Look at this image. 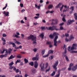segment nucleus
I'll use <instances>...</instances> for the list:
<instances>
[{
    "mask_svg": "<svg viewBox=\"0 0 77 77\" xmlns=\"http://www.w3.org/2000/svg\"><path fill=\"white\" fill-rule=\"evenodd\" d=\"M58 64H59V61L57 60L56 62L54 63V65L52 66L54 69H55V71H54L52 72L51 75V76H54L55 75L56 71H57V66L58 65Z\"/></svg>",
    "mask_w": 77,
    "mask_h": 77,
    "instance_id": "f257e3e1",
    "label": "nucleus"
},
{
    "mask_svg": "<svg viewBox=\"0 0 77 77\" xmlns=\"http://www.w3.org/2000/svg\"><path fill=\"white\" fill-rule=\"evenodd\" d=\"M28 39H31L32 41H33L32 43L35 45H36V37H34V35H31L29 36L28 37Z\"/></svg>",
    "mask_w": 77,
    "mask_h": 77,
    "instance_id": "f03ea898",
    "label": "nucleus"
},
{
    "mask_svg": "<svg viewBox=\"0 0 77 77\" xmlns=\"http://www.w3.org/2000/svg\"><path fill=\"white\" fill-rule=\"evenodd\" d=\"M58 39V35H57L55 36V38L54 40V45L55 47H57V39Z\"/></svg>",
    "mask_w": 77,
    "mask_h": 77,
    "instance_id": "7ed1b4c3",
    "label": "nucleus"
},
{
    "mask_svg": "<svg viewBox=\"0 0 77 77\" xmlns=\"http://www.w3.org/2000/svg\"><path fill=\"white\" fill-rule=\"evenodd\" d=\"M76 47H77V45L76 44H73L71 48V50H76Z\"/></svg>",
    "mask_w": 77,
    "mask_h": 77,
    "instance_id": "20e7f679",
    "label": "nucleus"
},
{
    "mask_svg": "<svg viewBox=\"0 0 77 77\" xmlns=\"http://www.w3.org/2000/svg\"><path fill=\"white\" fill-rule=\"evenodd\" d=\"M74 20H69L68 21V22L67 23V24L68 26H69L70 24H71L73 22H74Z\"/></svg>",
    "mask_w": 77,
    "mask_h": 77,
    "instance_id": "39448f33",
    "label": "nucleus"
},
{
    "mask_svg": "<svg viewBox=\"0 0 77 77\" xmlns=\"http://www.w3.org/2000/svg\"><path fill=\"white\" fill-rule=\"evenodd\" d=\"M54 26H50L48 28V27H46V29H47V30H52V31H53V30H54Z\"/></svg>",
    "mask_w": 77,
    "mask_h": 77,
    "instance_id": "423d86ee",
    "label": "nucleus"
},
{
    "mask_svg": "<svg viewBox=\"0 0 77 77\" xmlns=\"http://www.w3.org/2000/svg\"><path fill=\"white\" fill-rule=\"evenodd\" d=\"M63 49H64L65 52H64V54H65V56H66L67 52L66 50H67L66 49V45H64Z\"/></svg>",
    "mask_w": 77,
    "mask_h": 77,
    "instance_id": "0eeeda50",
    "label": "nucleus"
},
{
    "mask_svg": "<svg viewBox=\"0 0 77 77\" xmlns=\"http://www.w3.org/2000/svg\"><path fill=\"white\" fill-rule=\"evenodd\" d=\"M2 50L3 51H1V54H3V53H4L5 51H6L5 53L7 54H8V53H9V52H8V51H7V49H2Z\"/></svg>",
    "mask_w": 77,
    "mask_h": 77,
    "instance_id": "6e6552de",
    "label": "nucleus"
},
{
    "mask_svg": "<svg viewBox=\"0 0 77 77\" xmlns=\"http://www.w3.org/2000/svg\"><path fill=\"white\" fill-rule=\"evenodd\" d=\"M31 72H32V74H34L36 72V70L35 68H33L31 69Z\"/></svg>",
    "mask_w": 77,
    "mask_h": 77,
    "instance_id": "1a4fd4ad",
    "label": "nucleus"
},
{
    "mask_svg": "<svg viewBox=\"0 0 77 77\" xmlns=\"http://www.w3.org/2000/svg\"><path fill=\"white\" fill-rule=\"evenodd\" d=\"M3 14H5L6 16H9V13L8 11L6 12L5 11H4Z\"/></svg>",
    "mask_w": 77,
    "mask_h": 77,
    "instance_id": "9d476101",
    "label": "nucleus"
},
{
    "mask_svg": "<svg viewBox=\"0 0 77 77\" xmlns=\"http://www.w3.org/2000/svg\"><path fill=\"white\" fill-rule=\"evenodd\" d=\"M38 66V63L37 61H35L34 62V66L35 68H37Z\"/></svg>",
    "mask_w": 77,
    "mask_h": 77,
    "instance_id": "9b49d317",
    "label": "nucleus"
},
{
    "mask_svg": "<svg viewBox=\"0 0 77 77\" xmlns=\"http://www.w3.org/2000/svg\"><path fill=\"white\" fill-rule=\"evenodd\" d=\"M9 45H12L13 47H16V45L13 42H9Z\"/></svg>",
    "mask_w": 77,
    "mask_h": 77,
    "instance_id": "f8f14e48",
    "label": "nucleus"
},
{
    "mask_svg": "<svg viewBox=\"0 0 77 77\" xmlns=\"http://www.w3.org/2000/svg\"><path fill=\"white\" fill-rule=\"evenodd\" d=\"M14 58H15V56H13V55H11V56H10V57L8 58V60H11V59H14Z\"/></svg>",
    "mask_w": 77,
    "mask_h": 77,
    "instance_id": "ddd939ff",
    "label": "nucleus"
},
{
    "mask_svg": "<svg viewBox=\"0 0 77 77\" xmlns=\"http://www.w3.org/2000/svg\"><path fill=\"white\" fill-rule=\"evenodd\" d=\"M77 69V64L75 65V66H74L72 68V71H75V70H76Z\"/></svg>",
    "mask_w": 77,
    "mask_h": 77,
    "instance_id": "4468645a",
    "label": "nucleus"
},
{
    "mask_svg": "<svg viewBox=\"0 0 77 77\" xmlns=\"http://www.w3.org/2000/svg\"><path fill=\"white\" fill-rule=\"evenodd\" d=\"M41 71H44V64H43L42 67H41Z\"/></svg>",
    "mask_w": 77,
    "mask_h": 77,
    "instance_id": "2eb2a0df",
    "label": "nucleus"
},
{
    "mask_svg": "<svg viewBox=\"0 0 77 77\" xmlns=\"http://www.w3.org/2000/svg\"><path fill=\"white\" fill-rule=\"evenodd\" d=\"M39 36L42 38H42H44V33L43 32L42 33L39 35Z\"/></svg>",
    "mask_w": 77,
    "mask_h": 77,
    "instance_id": "dca6fc26",
    "label": "nucleus"
},
{
    "mask_svg": "<svg viewBox=\"0 0 77 77\" xmlns=\"http://www.w3.org/2000/svg\"><path fill=\"white\" fill-rule=\"evenodd\" d=\"M53 36H58L57 35H59V34L56 32H54L53 33Z\"/></svg>",
    "mask_w": 77,
    "mask_h": 77,
    "instance_id": "f3484780",
    "label": "nucleus"
},
{
    "mask_svg": "<svg viewBox=\"0 0 77 77\" xmlns=\"http://www.w3.org/2000/svg\"><path fill=\"white\" fill-rule=\"evenodd\" d=\"M54 52V51L51 50H50L48 51V54H51V53H53V52Z\"/></svg>",
    "mask_w": 77,
    "mask_h": 77,
    "instance_id": "a211bd4d",
    "label": "nucleus"
},
{
    "mask_svg": "<svg viewBox=\"0 0 77 77\" xmlns=\"http://www.w3.org/2000/svg\"><path fill=\"white\" fill-rule=\"evenodd\" d=\"M69 6H67V7L66 8V10H64L63 11V12H66V11H69Z\"/></svg>",
    "mask_w": 77,
    "mask_h": 77,
    "instance_id": "6ab92c4d",
    "label": "nucleus"
},
{
    "mask_svg": "<svg viewBox=\"0 0 77 77\" xmlns=\"http://www.w3.org/2000/svg\"><path fill=\"white\" fill-rule=\"evenodd\" d=\"M14 64V62H13V61H12L11 63L9 64V66H12Z\"/></svg>",
    "mask_w": 77,
    "mask_h": 77,
    "instance_id": "aec40b11",
    "label": "nucleus"
},
{
    "mask_svg": "<svg viewBox=\"0 0 77 77\" xmlns=\"http://www.w3.org/2000/svg\"><path fill=\"white\" fill-rule=\"evenodd\" d=\"M29 65L32 66H33L34 65V63L33 62H30V63H29Z\"/></svg>",
    "mask_w": 77,
    "mask_h": 77,
    "instance_id": "412c9836",
    "label": "nucleus"
},
{
    "mask_svg": "<svg viewBox=\"0 0 77 77\" xmlns=\"http://www.w3.org/2000/svg\"><path fill=\"white\" fill-rule=\"evenodd\" d=\"M53 7V5H49V6H48V9H50L52 8Z\"/></svg>",
    "mask_w": 77,
    "mask_h": 77,
    "instance_id": "4be33fe9",
    "label": "nucleus"
},
{
    "mask_svg": "<svg viewBox=\"0 0 77 77\" xmlns=\"http://www.w3.org/2000/svg\"><path fill=\"white\" fill-rule=\"evenodd\" d=\"M24 61L25 63H28V62H29V60H27V59L26 58L24 59Z\"/></svg>",
    "mask_w": 77,
    "mask_h": 77,
    "instance_id": "5701e85b",
    "label": "nucleus"
},
{
    "mask_svg": "<svg viewBox=\"0 0 77 77\" xmlns=\"http://www.w3.org/2000/svg\"><path fill=\"white\" fill-rule=\"evenodd\" d=\"M46 44H47V45H50L51 44H52L51 42H48L47 41L46 42Z\"/></svg>",
    "mask_w": 77,
    "mask_h": 77,
    "instance_id": "b1692460",
    "label": "nucleus"
},
{
    "mask_svg": "<svg viewBox=\"0 0 77 77\" xmlns=\"http://www.w3.org/2000/svg\"><path fill=\"white\" fill-rule=\"evenodd\" d=\"M49 37L51 38V39H53L54 38V36L53 35H52V34H50L49 35Z\"/></svg>",
    "mask_w": 77,
    "mask_h": 77,
    "instance_id": "393cba45",
    "label": "nucleus"
},
{
    "mask_svg": "<svg viewBox=\"0 0 77 77\" xmlns=\"http://www.w3.org/2000/svg\"><path fill=\"white\" fill-rule=\"evenodd\" d=\"M64 57H65V59H66V61H67V62L69 61V59H68V57L66 55H65V56H64Z\"/></svg>",
    "mask_w": 77,
    "mask_h": 77,
    "instance_id": "a878e982",
    "label": "nucleus"
},
{
    "mask_svg": "<svg viewBox=\"0 0 77 77\" xmlns=\"http://www.w3.org/2000/svg\"><path fill=\"white\" fill-rule=\"evenodd\" d=\"M45 51V49H44L42 51V55H44V54Z\"/></svg>",
    "mask_w": 77,
    "mask_h": 77,
    "instance_id": "bb28decb",
    "label": "nucleus"
},
{
    "mask_svg": "<svg viewBox=\"0 0 77 77\" xmlns=\"http://www.w3.org/2000/svg\"><path fill=\"white\" fill-rule=\"evenodd\" d=\"M15 43L17 44H18V45H20V44H21V43L17 41H16Z\"/></svg>",
    "mask_w": 77,
    "mask_h": 77,
    "instance_id": "cd10ccee",
    "label": "nucleus"
},
{
    "mask_svg": "<svg viewBox=\"0 0 77 77\" xmlns=\"http://www.w3.org/2000/svg\"><path fill=\"white\" fill-rule=\"evenodd\" d=\"M77 13H75L74 14V15L75 16V20H77Z\"/></svg>",
    "mask_w": 77,
    "mask_h": 77,
    "instance_id": "c85d7f7f",
    "label": "nucleus"
},
{
    "mask_svg": "<svg viewBox=\"0 0 77 77\" xmlns=\"http://www.w3.org/2000/svg\"><path fill=\"white\" fill-rule=\"evenodd\" d=\"M50 67L49 66V68L48 69H47L45 71V72H47L50 71Z\"/></svg>",
    "mask_w": 77,
    "mask_h": 77,
    "instance_id": "c756f323",
    "label": "nucleus"
},
{
    "mask_svg": "<svg viewBox=\"0 0 77 77\" xmlns=\"http://www.w3.org/2000/svg\"><path fill=\"white\" fill-rule=\"evenodd\" d=\"M70 53H77V51H72Z\"/></svg>",
    "mask_w": 77,
    "mask_h": 77,
    "instance_id": "7c9ffc66",
    "label": "nucleus"
},
{
    "mask_svg": "<svg viewBox=\"0 0 77 77\" xmlns=\"http://www.w3.org/2000/svg\"><path fill=\"white\" fill-rule=\"evenodd\" d=\"M57 24V21H56V22L54 23H53V22L52 21L51 24L54 25V24Z\"/></svg>",
    "mask_w": 77,
    "mask_h": 77,
    "instance_id": "2f4dec72",
    "label": "nucleus"
},
{
    "mask_svg": "<svg viewBox=\"0 0 77 77\" xmlns=\"http://www.w3.org/2000/svg\"><path fill=\"white\" fill-rule=\"evenodd\" d=\"M7 6H8V4H6L5 5V6L2 8V10H4L5 9H6V8H7Z\"/></svg>",
    "mask_w": 77,
    "mask_h": 77,
    "instance_id": "473e14b6",
    "label": "nucleus"
},
{
    "mask_svg": "<svg viewBox=\"0 0 77 77\" xmlns=\"http://www.w3.org/2000/svg\"><path fill=\"white\" fill-rule=\"evenodd\" d=\"M7 6H8V4H6L5 5V6L2 8V10H4L5 9H6V8H7Z\"/></svg>",
    "mask_w": 77,
    "mask_h": 77,
    "instance_id": "72a5a7b5",
    "label": "nucleus"
},
{
    "mask_svg": "<svg viewBox=\"0 0 77 77\" xmlns=\"http://www.w3.org/2000/svg\"><path fill=\"white\" fill-rule=\"evenodd\" d=\"M63 7H64V5H62V7H61L60 8V11H62V9H63Z\"/></svg>",
    "mask_w": 77,
    "mask_h": 77,
    "instance_id": "f704fd0d",
    "label": "nucleus"
},
{
    "mask_svg": "<svg viewBox=\"0 0 77 77\" xmlns=\"http://www.w3.org/2000/svg\"><path fill=\"white\" fill-rule=\"evenodd\" d=\"M70 39H74V37H73V35H71L70 36Z\"/></svg>",
    "mask_w": 77,
    "mask_h": 77,
    "instance_id": "c9c22d12",
    "label": "nucleus"
},
{
    "mask_svg": "<svg viewBox=\"0 0 77 77\" xmlns=\"http://www.w3.org/2000/svg\"><path fill=\"white\" fill-rule=\"evenodd\" d=\"M62 20L64 22H65L66 21V20L65 18V16H64L63 18H62Z\"/></svg>",
    "mask_w": 77,
    "mask_h": 77,
    "instance_id": "e433bc0d",
    "label": "nucleus"
},
{
    "mask_svg": "<svg viewBox=\"0 0 77 77\" xmlns=\"http://www.w3.org/2000/svg\"><path fill=\"white\" fill-rule=\"evenodd\" d=\"M56 27H57V26H54V30H56V31L57 30H59V29L56 28Z\"/></svg>",
    "mask_w": 77,
    "mask_h": 77,
    "instance_id": "4c0bfd02",
    "label": "nucleus"
},
{
    "mask_svg": "<svg viewBox=\"0 0 77 77\" xmlns=\"http://www.w3.org/2000/svg\"><path fill=\"white\" fill-rule=\"evenodd\" d=\"M1 39L2 41H4V42H6L5 38H4L3 37H2L1 38Z\"/></svg>",
    "mask_w": 77,
    "mask_h": 77,
    "instance_id": "58836bf2",
    "label": "nucleus"
},
{
    "mask_svg": "<svg viewBox=\"0 0 77 77\" xmlns=\"http://www.w3.org/2000/svg\"><path fill=\"white\" fill-rule=\"evenodd\" d=\"M15 36L16 38H20V36H18V35H17V34H15Z\"/></svg>",
    "mask_w": 77,
    "mask_h": 77,
    "instance_id": "ea45409f",
    "label": "nucleus"
},
{
    "mask_svg": "<svg viewBox=\"0 0 77 77\" xmlns=\"http://www.w3.org/2000/svg\"><path fill=\"white\" fill-rule=\"evenodd\" d=\"M49 55V54H47L46 55H44L43 56V57H44V58H45V57H48V56Z\"/></svg>",
    "mask_w": 77,
    "mask_h": 77,
    "instance_id": "a19ab883",
    "label": "nucleus"
},
{
    "mask_svg": "<svg viewBox=\"0 0 77 77\" xmlns=\"http://www.w3.org/2000/svg\"><path fill=\"white\" fill-rule=\"evenodd\" d=\"M37 58L36 57H33L32 58V60H36Z\"/></svg>",
    "mask_w": 77,
    "mask_h": 77,
    "instance_id": "79ce46f5",
    "label": "nucleus"
},
{
    "mask_svg": "<svg viewBox=\"0 0 77 77\" xmlns=\"http://www.w3.org/2000/svg\"><path fill=\"white\" fill-rule=\"evenodd\" d=\"M15 71H16V73H18V72H19V71H20V70H19V69H17Z\"/></svg>",
    "mask_w": 77,
    "mask_h": 77,
    "instance_id": "37998d69",
    "label": "nucleus"
},
{
    "mask_svg": "<svg viewBox=\"0 0 77 77\" xmlns=\"http://www.w3.org/2000/svg\"><path fill=\"white\" fill-rule=\"evenodd\" d=\"M73 65H74L73 63H71L70 64L69 66H70V67H72V66H73Z\"/></svg>",
    "mask_w": 77,
    "mask_h": 77,
    "instance_id": "c03bdc74",
    "label": "nucleus"
},
{
    "mask_svg": "<svg viewBox=\"0 0 77 77\" xmlns=\"http://www.w3.org/2000/svg\"><path fill=\"white\" fill-rule=\"evenodd\" d=\"M3 57H4V56L3 54H2L0 55V58L2 59V58H3Z\"/></svg>",
    "mask_w": 77,
    "mask_h": 77,
    "instance_id": "a18cd8bd",
    "label": "nucleus"
},
{
    "mask_svg": "<svg viewBox=\"0 0 77 77\" xmlns=\"http://www.w3.org/2000/svg\"><path fill=\"white\" fill-rule=\"evenodd\" d=\"M51 57V60H52V59H53V58L54 57V56L52 55V56H51L50 57H49V58H50Z\"/></svg>",
    "mask_w": 77,
    "mask_h": 77,
    "instance_id": "49530a36",
    "label": "nucleus"
},
{
    "mask_svg": "<svg viewBox=\"0 0 77 77\" xmlns=\"http://www.w3.org/2000/svg\"><path fill=\"white\" fill-rule=\"evenodd\" d=\"M17 58H18V59H20V58H21L22 57L21 56L17 55L16 57Z\"/></svg>",
    "mask_w": 77,
    "mask_h": 77,
    "instance_id": "de8ad7c7",
    "label": "nucleus"
},
{
    "mask_svg": "<svg viewBox=\"0 0 77 77\" xmlns=\"http://www.w3.org/2000/svg\"><path fill=\"white\" fill-rule=\"evenodd\" d=\"M20 60H17V61L16 62V64H17V63H18L20 62Z\"/></svg>",
    "mask_w": 77,
    "mask_h": 77,
    "instance_id": "09e8293b",
    "label": "nucleus"
},
{
    "mask_svg": "<svg viewBox=\"0 0 77 77\" xmlns=\"http://www.w3.org/2000/svg\"><path fill=\"white\" fill-rule=\"evenodd\" d=\"M70 9H71L72 11H74V7L72 6L70 8Z\"/></svg>",
    "mask_w": 77,
    "mask_h": 77,
    "instance_id": "8fccbe9b",
    "label": "nucleus"
},
{
    "mask_svg": "<svg viewBox=\"0 0 77 77\" xmlns=\"http://www.w3.org/2000/svg\"><path fill=\"white\" fill-rule=\"evenodd\" d=\"M60 30H65V29H63V26L60 27Z\"/></svg>",
    "mask_w": 77,
    "mask_h": 77,
    "instance_id": "3c124183",
    "label": "nucleus"
},
{
    "mask_svg": "<svg viewBox=\"0 0 77 77\" xmlns=\"http://www.w3.org/2000/svg\"><path fill=\"white\" fill-rule=\"evenodd\" d=\"M65 36L66 37H68L69 36V34L66 33L65 34Z\"/></svg>",
    "mask_w": 77,
    "mask_h": 77,
    "instance_id": "603ef678",
    "label": "nucleus"
},
{
    "mask_svg": "<svg viewBox=\"0 0 77 77\" xmlns=\"http://www.w3.org/2000/svg\"><path fill=\"white\" fill-rule=\"evenodd\" d=\"M20 6L21 8H23V4L22 3H20Z\"/></svg>",
    "mask_w": 77,
    "mask_h": 77,
    "instance_id": "864d4df0",
    "label": "nucleus"
},
{
    "mask_svg": "<svg viewBox=\"0 0 77 77\" xmlns=\"http://www.w3.org/2000/svg\"><path fill=\"white\" fill-rule=\"evenodd\" d=\"M41 29L42 30H45V27L42 26L41 27Z\"/></svg>",
    "mask_w": 77,
    "mask_h": 77,
    "instance_id": "5fc2aeb1",
    "label": "nucleus"
},
{
    "mask_svg": "<svg viewBox=\"0 0 77 77\" xmlns=\"http://www.w3.org/2000/svg\"><path fill=\"white\" fill-rule=\"evenodd\" d=\"M13 69L14 71H16V70L17 69L16 67H14V66L13 67Z\"/></svg>",
    "mask_w": 77,
    "mask_h": 77,
    "instance_id": "6e6d98bb",
    "label": "nucleus"
},
{
    "mask_svg": "<svg viewBox=\"0 0 77 77\" xmlns=\"http://www.w3.org/2000/svg\"><path fill=\"white\" fill-rule=\"evenodd\" d=\"M33 50L34 51V52H36V51H37V49H36V48L33 49Z\"/></svg>",
    "mask_w": 77,
    "mask_h": 77,
    "instance_id": "4d7b16f0",
    "label": "nucleus"
},
{
    "mask_svg": "<svg viewBox=\"0 0 77 77\" xmlns=\"http://www.w3.org/2000/svg\"><path fill=\"white\" fill-rule=\"evenodd\" d=\"M13 66H10V67L9 68V69H13Z\"/></svg>",
    "mask_w": 77,
    "mask_h": 77,
    "instance_id": "13d9d810",
    "label": "nucleus"
},
{
    "mask_svg": "<svg viewBox=\"0 0 77 77\" xmlns=\"http://www.w3.org/2000/svg\"><path fill=\"white\" fill-rule=\"evenodd\" d=\"M60 76V74H58L56 75L55 77H59Z\"/></svg>",
    "mask_w": 77,
    "mask_h": 77,
    "instance_id": "bf43d9fd",
    "label": "nucleus"
},
{
    "mask_svg": "<svg viewBox=\"0 0 77 77\" xmlns=\"http://www.w3.org/2000/svg\"><path fill=\"white\" fill-rule=\"evenodd\" d=\"M21 36L22 37V38H24V35L23 34H21Z\"/></svg>",
    "mask_w": 77,
    "mask_h": 77,
    "instance_id": "052dcab7",
    "label": "nucleus"
},
{
    "mask_svg": "<svg viewBox=\"0 0 77 77\" xmlns=\"http://www.w3.org/2000/svg\"><path fill=\"white\" fill-rule=\"evenodd\" d=\"M4 55V57H6V56H8V54H6L4 55Z\"/></svg>",
    "mask_w": 77,
    "mask_h": 77,
    "instance_id": "680f3d73",
    "label": "nucleus"
},
{
    "mask_svg": "<svg viewBox=\"0 0 77 77\" xmlns=\"http://www.w3.org/2000/svg\"><path fill=\"white\" fill-rule=\"evenodd\" d=\"M6 36H7L6 35V34H3L2 35V36L3 37H6Z\"/></svg>",
    "mask_w": 77,
    "mask_h": 77,
    "instance_id": "e2e57ef3",
    "label": "nucleus"
},
{
    "mask_svg": "<svg viewBox=\"0 0 77 77\" xmlns=\"http://www.w3.org/2000/svg\"><path fill=\"white\" fill-rule=\"evenodd\" d=\"M71 48V47H70V46H69L68 47V51H71V49H70V48Z\"/></svg>",
    "mask_w": 77,
    "mask_h": 77,
    "instance_id": "0e129e2a",
    "label": "nucleus"
},
{
    "mask_svg": "<svg viewBox=\"0 0 77 77\" xmlns=\"http://www.w3.org/2000/svg\"><path fill=\"white\" fill-rule=\"evenodd\" d=\"M21 23H22L23 24L24 23V22L23 21V20H22L20 21Z\"/></svg>",
    "mask_w": 77,
    "mask_h": 77,
    "instance_id": "69168bd1",
    "label": "nucleus"
},
{
    "mask_svg": "<svg viewBox=\"0 0 77 77\" xmlns=\"http://www.w3.org/2000/svg\"><path fill=\"white\" fill-rule=\"evenodd\" d=\"M63 24H64V23H60L59 24V26H63Z\"/></svg>",
    "mask_w": 77,
    "mask_h": 77,
    "instance_id": "338daca9",
    "label": "nucleus"
},
{
    "mask_svg": "<svg viewBox=\"0 0 77 77\" xmlns=\"http://www.w3.org/2000/svg\"><path fill=\"white\" fill-rule=\"evenodd\" d=\"M20 77V75H17L15 76V77Z\"/></svg>",
    "mask_w": 77,
    "mask_h": 77,
    "instance_id": "774afa93",
    "label": "nucleus"
}]
</instances>
